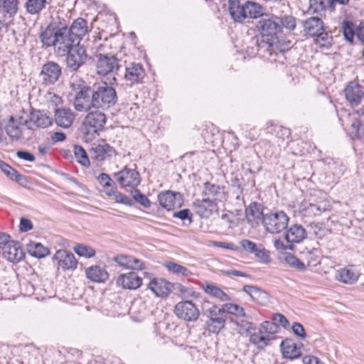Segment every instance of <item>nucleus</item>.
I'll use <instances>...</instances> for the list:
<instances>
[{
	"mask_svg": "<svg viewBox=\"0 0 364 364\" xmlns=\"http://www.w3.org/2000/svg\"><path fill=\"white\" fill-rule=\"evenodd\" d=\"M285 230L284 237L287 243L294 245V243H300L307 238V230L300 224L291 225Z\"/></svg>",
	"mask_w": 364,
	"mask_h": 364,
	"instance_id": "nucleus-21",
	"label": "nucleus"
},
{
	"mask_svg": "<svg viewBox=\"0 0 364 364\" xmlns=\"http://www.w3.org/2000/svg\"><path fill=\"white\" fill-rule=\"evenodd\" d=\"M28 123V120L23 119V117H20L18 119H15L14 117H11L5 127V131L12 141L22 139L24 126H27L28 129H31Z\"/></svg>",
	"mask_w": 364,
	"mask_h": 364,
	"instance_id": "nucleus-15",
	"label": "nucleus"
},
{
	"mask_svg": "<svg viewBox=\"0 0 364 364\" xmlns=\"http://www.w3.org/2000/svg\"><path fill=\"white\" fill-rule=\"evenodd\" d=\"M280 18L276 16H262L261 19L257 23V28L260 35L269 43H272V47L279 43V35L282 33Z\"/></svg>",
	"mask_w": 364,
	"mask_h": 364,
	"instance_id": "nucleus-6",
	"label": "nucleus"
},
{
	"mask_svg": "<svg viewBox=\"0 0 364 364\" xmlns=\"http://www.w3.org/2000/svg\"><path fill=\"white\" fill-rule=\"evenodd\" d=\"M176 316L185 321H196L200 316V311L198 307L191 301H183L178 302L174 309Z\"/></svg>",
	"mask_w": 364,
	"mask_h": 364,
	"instance_id": "nucleus-10",
	"label": "nucleus"
},
{
	"mask_svg": "<svg viewBox=\"0 0 364 364\" xmlns=\"http://www.w3.org/2000/svg\"><path fill=\"white\" fill-rule=\"evenodd\" d=\"M18 0H0V16L14 18L18 11Z\"/></svg>",
	"mask_w": 364,
	"mask_h": 364,
	"instance_id": "nucleus-36",
	"label": "nucleus"
},
{
	"mask_svg": "<svg viewBox=\"0 0 364 364\" xmlns=\"http://www.w3.org/2000/svg\"><path fill=\"white\" fill-rule=\"evenodd\" d=\"M92 92L94 109L106 110L117 102L118 97L115 89L107 82L94 83Z\"/></svg>",
	"mask_w": 364,
	"mask_h": 364,
	"instance_id": "nucleus-3",
	"label": "nucleus"
},
{
	"mask_svg": "<svg viewBox=\"0 0 364 364\" xmlns=\"http://www.w3.org/2000/svg\"><path fill=\"white\" fill-rule=\"evenodd\" d=\"M165 266L170 272H172L173 273H175L176 274H181L186 277L191 274V271L188 269L186 267H183L182 265H180L172 262H166Z\"/></svg>",
	"mask_w": 364,
	"mask_h": 364,
	"instance_id": "nucleus-48",
	"label": "nucleus"
},
{
	"mask_svg": "<svg viewBox=\"0 0 364 364\" xmlns=\"http://www.w3.org/2000/svg\"><path fill=\"white\" fill-rule=\"evenodd\" d=\"M173 216L174 218H180L182 220L188 219L190 223L192 222V213L189 209H183L181 210L174 212Z\"/></svg>",
	"mask_w": 364,
	"mask_h": 364,
	"instance_id": "nucleus-61",
	"label": "nucleus"
},
{
	"mask_svg": "<svg viewBox=\"0 0 364 364\" xmlns=\"http://www.w3.org/2000/svg\"><path fill=\"white\" fill-rule=\"evenodd\" d=\"M221 309L225 314L228 313L237 317H247L244 309L237 304L226 303L222 305Z\"/></svg>",
	"mask_w": 364,
	"mask_h": 364,
	"instance_id": "nucleus-42",
	"label": "nucleus"
},
{
	"mask_svg": "<svg viewBox=\"0 0 364 364\" xmlns=\"http://www.w3.org/2000/svg\"><path fill=\"white\" fill-rule=\"evenodd\" d=\"M62 75V68L60 65L53 61H48L45 63L40 73L41 82L45 86L54 85Z\"/></svg>",
	"mask_w": 364,
	"mask_h": 364,
	"instance_id": "nucleus-12",
	"label": "nucleus"
},
{
	"mask_svg": "<svg viewBox=\"0 0 364 364\" xmlns=\"http://www.w3.org/2000/svg\"><path fill=\"white\" fill-rule=\"evenodd\" d=\"M107 122V117L104 112L91 111L87 114L82 120L80 132L86 141L95 138L99 132L104 129Z\"/></svg>",
	"mask_w": 364,
	"mask_h": 364,
	"instance_id": "nucleus-5",
	"label": "nucleus"
},
{
	"mask_svg": "<svg viewBox=\"0 0 364 364\" xmlns=\"http://www.w3.org/2000/svg\"><path fill=\"white\" fill-rule=\"evenodd\" d=\"M39 38L44 46L53 47L61 55L76 44L68 30V21L59 15L52 18Z\"/></svg>",
	"mask_w": 364,
	"mask_h": 364,
	"instance_id": "nucleus-1",
	"label": "nucleus"
},
{
	"mask_svg": "<svg viewBox=\"0 0 364 364\" xmlns=\"http://www.w3.org/2000/svg\"><path fill=\"white\" fill-rule=\"evenodd\" d=\"M265 214L263 213V205L257 202L251 203L245 210V218L247 223L254 227L259 223L263 224Z\"/></svg>",
	"mask_w": 364,
	"mask_h": 364,
	"instance_id": "nucleus-20",
	"label": "nucleus"
},
{
	"mask_svg": "<svg viewBox=\"0 0 364 364\" xmlns=\"http://www.w3.org/2000/svg\"><path fill=\"white\" fill-rule=\"evenodd\" d=\"M289 221V218L285 212L271 211L265 214L262 225L267 232L278 234L287 228Z\"/></svg>",
	"mask_w": 364,
	"mask_h": 364,
	"instance_id": "nucleus-7",
	"label": "nucleus"
},
{
	"mask_svg": "<svg viewBox=\"0 0 364 364\" xmlns=\"http://www.w3.org/2000/svg\"><path fill=\"white\" fill-rule=\"evenodd\" d=\"M203 289L206 294L218 299L220 301H227L230 300V297L226 293L214 284H206L203 286Z\"/></svg>",
	"mask_w": 364,
	"mask_h": 364,
	"instance_id": "nucleus-39",
	"label": "nucleus"
},
{
	"mask_svg": "<svg viewBox=\"0 0 364 364\" xmlns=\"http://www.w3.org/2000/svg\"><path fill=\"white\" fill-rule=\"evenodd\" d=\"M65 54L66 68L70 72L78 71L86 63L88 57L85 48L77 43L65 51Z\"/></svg>",
	"mask_w": 364,
	"mask_h": 364,
	"instance_id": "nucleus-8",
	"label": "nucleus"
},
{
	"mask_svg": "<svg viewBox=\"0 0 364 364\" xmlns=\"http://www.w3.org/2000/svg\"><path fill=\"white\" fill-rule=\"evenodd\" d=\"M117 187L110 189V191H105V193L109 197H114V199L117 203L124 204L129 206H132L134 204L132 199L128 196L122 194L120 192L117 191Z\"/></svg>",
	"mask_w": 364,
	"mask_h": 364,
	"instance_id": "nucleus-43",
	"label": "nucleus"
},
{
	"mask_svg": "<svg viewBox=\"0 0 364 364\" xmlns=\"http://www.w3.org/2000/svg\"><path fill=\"white\" fill-rule=\"evenodd\" d=\"M344 92L347 101L352 107L360 105L364 97V87L355 82H350Z\"/></svg>",
	"mask_w": 364,
	"mask_h": 364,
	"instance_id": "nucleus-22",
	"label": "nucleus"
},
{
	"mask_svg": "<svg viewBox=\"0 0 364 364\" xmlns=\"http://www.w3.org/2000/svg\"><path fill=\"white\" fill-rule=\"evenodd\" d=\"M282 355L289 359H295L301 355V348L291 339H285L280 344Z\"/></svg>",
	"mask_w": 364,
	"mask_h": 364,
	"instance_id": "nucleus-33",
	"label": "nucleus"
},
{
	"mask_svg": "<svg viewBox=\"0 0 364 364\" xmlns=\"http://www.w3.org/2000/svg\"><path fill=\"white\" fill-rule=\"evenodd\" d=\"M114 177L122 187L136 188L140 182L139 173L135 168L125 166L120 171L114 173Z\"/></svg>",
	"mask_w": 364,
	"mask_h": 364,
	"instance_id": "nucleus-13",
	"label": "nucleus"
},
{
	"mask_svg": "<svg viewBox=\"0 0 364 364\" xmlns=\"http://www.w3.org/2000/svg\"><path fill=\"white\" fill-rule=\"evenodd\" d=\"M74 154L75 158L77 163L81 164L85 167H89L90 165V161L89 156L86 152V151L82 148V146L79 145L74 146Z\"/></svg>",
	"mask_w": 364,
	"mask_h": 364,
	"instance_id": "nucleus-44",
	"label": "nucleus"
},
{
	"mask_svg": "<svg viewBox=\"0 0 364 364\" xmlns=\"http://www.w3.org/2000/svg\"><path fill=\"white\" fill-rule=\"evenodd\" d=\"M208 319L205 322V329L212 333L218 334L224 328L226 322V314L221 308L213 305L208 310Z\"/></svg>",
	"mask_w": 364,
	"mask_h": 364,
	"instance_id": "nucleus-9",
	"label": "nucleus"
},
{
	"mask_svg": "<svg viewBox=\"0 0 364 364\" xmlns=\"http://www.w3.org/2000/svg\"><path fill=\"white\" fill-rule=\"evenodd\" d=\"M273 130L276 133L277 136L282 140L285 138H288L290 135V130L282 126L275 125L274 126Z\"/></svg>",
	"mask_w": 364,
	"mask_h": 364,
	"instance_id": "nucleus-59",
	"label": "nucleus"
},
{
	"mask_svg": "<svg viewBox=\"0 0 364 364\" xmlns=\"http://www.w3.org/2000/svg\"><path fill=\"white\" fill-rule=\"evenodd\" d=\"M75 92L73 107L77 112H87L94 108L92 98V85H87L83 80L71 84Z\"/></svg>",
	"mask_w": 364,
	"mask_h": 364,
	"instance_id": "nucleus-4",
	"label": "nucleus"
},
{
	"mask_svg": "<svg viewBox=\"0 0 364 364\" xmlns=\"http://www.w3.org/2000/svg\"><path fill=\"white\" fill-rule=\"evenodd\" d=\"M2 255L5 259L12 262H18L24 257L20 242L15 240H12L4 247Z\"/></svg>",
	"mask_w": 364,
	"mask_h": 364,
	"instance_id": "nucleus-28",
	"label": "nucleus"
},
{
	"mask_svg": "<svg viewBox=\"0 0 364 364\" xmlns=\"http://www.w3.org/2000/svg\"><path fill=\"white\" fill-rule=\"evenodd\" d=\"M352 133L359 140H364V127L360 122H353L351 125Z\"/></svg>",
	"mask_w": 364,
	"mask_h": 364,
	"instance_id": "nucleus-57",
	"label": "nucleus"
},
{
	"mask_svg": "<svg viewBox=\"0 0 364 364\" xmlns=\"http://www.w3.org/2000/svg\"><path fill=\"white\" fill-rule=\"evenodd\" d=\"M240 244L242 249L249 253H253L254 252H255V249L257 247L256 243L246 239L242 240L240 242Z\"/></svg>",
	"mask_w": 364,
	"mask_h": 364,
	"instance_id": "nucleus-60",
	"label": "nucleus"
},
{
	"mask_svg": "<svg viewBox=\"0 0 364 364\" xmlns=\"http://www.w3.org/2000/svg\"><path fill=\"white\" fill-rule=\"evenodd\" d=\"M213 244L214 247H221L223 249L235 250V251H237L239 250V247L232 242L215 241V242H213Z\"/></svg>",
	"mask_w": 364,
	"mask_h": 364,
	"instance_id": "nucleus-64",
	"label": "nucleus"
},
{
	"mask_svg": "<svg viewBox=\"0 0 364 364\" xmlns=\"http://www.w3.org/2000/svg\"><path fill=\"white\" fill-rule=\"evenodd\" d=\"M280 21L281 22L279 24L281 31H282L283 28H286L290 31L294 30L296 28V18L292 16H285L282 18H280Z\"/></svg>",
	"mask_w": 364,
	"mask_h": 364,
	"instance_id": "nucleus-55",
	"label": "nucleus"
},
{
	"mask_svg": "<svg viewBox=\"0 0 364 364\" xmlns=\"http://www.w3.org/2000/svg\"><path fill=\"white\" fill-rule=\"evenodd\" d=\"M133 199L144 206L146 208H149L151 206V201L149 199L138 189H134L132 191Z\"/></svg>",
	"mask_w": 364,
	"mask_h": 364,
	"instance_id": "nucleus-51",
	"label": "nucleus"
},
{
	"mask_svg": "<svg viewBox=\"0 0 364 364\" xmlns=\"http://www.w3.org/2000/svg\"><path fill=\"white\" fill-rule=\"evenodd\" d=\"M331 210L329 205H321L313 203H302L300 207V212L303 216H316L323 212L329 211Z\"/></svg>",
	"mask_w": 364,
	"mask_h": 364,
	"instance_id": "nucleus-34",
	"label": "nucleus"
},
{
	"mask_svg": "<svg viewBox=\"0 0 364 364\" xmlns=\"http://www.w3.org/2000/svg\"><path fill=\"white\" fill-rule=\"evenodd\" d=\"M53 261L56 262L58 270L73 271L77 269L78 262L75 255L68 250H57L53 256Z\"/></svg>",
	"mask_w": 364,
	"mask_h": 364,
	"instance_id": "nucleus-14",
	"label": "nucleus"
},
{
	"mask_svg": "<svg viewBox=\"0 0 364 364\" xmlns=\"http://www.w3.org/2000/svg\"><path fill=\"white\" fill-rule=\"evenodd\" d=\"M26 250L30 255L36 258H43L50 254V250L41 243L30 241L26 245Z\"/></svg>",
	"mask_w": 364,
	"mask_h": 364,
	"instance_id": "nucleus-37",
	"label": "nucleus"
},
{
	"mask_svg": "<svg viewBox=\"0 0 364 364\" xmlns=\"http://www.w3.org/2000/svg\"><path fill=\"white\" fill-rule=\"evenodd\" d=\"M130 255H119L113 258V260L119 266L129 269L130 264Z\"/></svg>",
	"mask_w": 364,
	"mask_h": 364,
	"instance_id": "nucleus-58",
	"label": "nucleus"
},
{
	"mask_svg": "<svg viewBox=\"0 0 364 364\" xmlns=\"http://www.w3.org/2000/svg\"><path fill=\"white\" fill-rule=\"evenodd\" d=\"M117 285L123 289H136L142 284V279L137 273L129 272L126 274H121L117 280Z\"/></svg>",
	"mask_w": 364,
	"mask_h": 364,
	"instance_id": "nucleus-27",
	"label": "nucleus"
},
{
	"mask_svg": "<svg viewBox=\"0 0 364 364\" xmlns=\"http://www.w3.org/2000/svg\"><path fill=\"white\" fill-rule=\"evenodd\" d=\"M0 168L1 171L11 179L14 180L16 181H19L21 178V175L18 173V172L9 166L8 164L4 161H0Z\"/></svg>",
	"mask_w": 364,
	"mask_h": 364,
	"instance_id": "nucleus-47",
	"label": "nucleus"
},
{
	"mask_svg": "<svg viewBox=\"0 0 364 364\" xmlns=\"http://www.w3.org/2000/svg\"><path fill=\"white\" fill-rule=\"evenodd\" d=\"M90 155L92 159L97 161H103L116 154L114 147L102 141L100 144H93L90 148Z\"/></svg>",
	"mask_w": 364,
	"mask_h": 364,
	"instance_id": "nucleus-19",
	"label": "nucleus"
},
{
	"mask_svg": "<svg viewBox=\"0 0 364 364\" xmlns=\"http://www.w3.org/2000/svg\"><path fill=\"white\" fill-rule=\"evenodd\" d=\"M291 329L295 335L301 338H304L306 336L304 328L300 323L294 322L292 324Z\"/></svg>",
	"mask_w": 364,
	"mask_h": 364,
	"instance_id": "nucleus-63",
	"label": "nucleus"
},
{
	"mask_svg": "<svg viewBox=\"0 0 364 364\" xmlns=\"http://www.w3.org/2000/svg\"><path fill=\"white\" fill-rule=\"evenodd\" d=\"M307 233L309 235H313L316 238H322L328 232L322 223H311L307 226Z\"/></svg>",
	"mask_w": 364,
	"mask_h": 364,
	"instance_id": "nucleus-41",
	"label": "nucleus"
},
{
	"mask_svg": "<svg viewBox=\"0 0 364 364\" xmlns=\"http://www.w3.org/2000/svg\"><path fill=\"white\" fill-rule=\"evenodd\" d=\"M279 326L275 323L274 321H264L261 323L260 329L262 330L264 333L269 334L274 336V334L278 332Z\"/></svg>",
	"mask_w": 364,
	"mask_h": 364,
	"instance_id": "nucleus-53",
	"label": "nucleus"
},
{
	"mask_svg": "<svg viewBox=\"0 0 364 364\" xmlns=\"http://www.w3.org/2000/svg\"><path fill=\"white\" fill-rule=\"evenodd\" d=\"M158 201L162 208L171 210L180 208L183 204V198L180 193L166 191L158 195Z\"/></svg>",
	"mask_w": 364,
	"mask_h": 364,
	"instance_id": "nucleus-16",
	"label": "nucleus"
},
{
	"mask_svg": "<svg viewBox=\"0 0 364 364\" xmlns=\"http://www.w3.org/2000/svg\"><path fill=\"white\" fill-rule=\"evenodd\" d=\"M228 11L235 22L241 23L246 18H257L262 16V6L255 2L245 0H228Z\"/></svg>",
	"mask_w": 364,
	"mask_h": 364,
	"instance_id": "nucleus-2",
	"label": "nucleus"
},
{
	"mask_svg": "<svg viewBox=\"0 0 364 364\" xmlns=\"http://www.w3.org/2000/svg\"><path fill=\"white\" fill-rule=\"evenodd\" d=\"M30 121L36 127L41 128H46L51 124V119L41 111L31 112Z\"/></svg>",
	"mask_w": 364,
	"mask_h": 364,
	"instance_id": "nucleus-38",
	"label": "nucleus"
},
{
	"mask_svg": "<svg viewBox=\"0 0 364 364\" xmlns=\"http://www.w3.org/2000/svg\"><path fill=\"white\" fill-rule=\"evenodd\" d=\"M315 37H317L316 43L320 47L328 48L331 46L333 38L326 32V28L323 32H321V34L315 35Z\"/></svg>",
	"mask_w": 364,
	"mask_h": 364,
	"instance_id": "nucleus-49",
	"label": "nucleus"
},
{
	"mask_svg": "<svg viewBox=\"0 0 364 364\" xmlns=\"http://www.w3.org/2000/svg\"><path fill=\"white\" fill-rule=\"evenodd\" d=\"M74 252L80 257L91 258L95 255V250L90 246L83 244H77L73 248Z\"/></svg>",
	"mask_w": 364,
	"mask_h": 364,
	"instance_id": "nucleus-46",
	"label": "nucleus"
},
{
	"mask_svg": "<svg viewBox=\"0 0 364 364\" xmlns=\"http://www.w3.org/2000/svg\"><path fill=\"white\" fill-rule=\"evenodd\" d=\"M252 254L263 263L267 264L270 262L269 252L262 247V245H259V247L257 246L255 249V252Z\"/></svg>",
	"mask_w": 364,
	"mask_h": 364,
	"instance_id": "nucleus-56",
	"label": "nucleus"
},
{
	"mask_svg": "<svg viewBox=\"0 0 364 364\" xmlns=\"http://www.w3.org/2000/svg\"><path fill=\"white\" fill-rule=\"evenodd\" d=\"M46 0H28L26 3V11L30 14H39L46 6Z\"/></svg>",
	"mask_w": 364,
	"mask_h": 364,
	"instance_id": "nucleus-45",
	"label": "nucleus"
},
{
	"mask_svg": "<svg viewBox=\"0 0 364 364\" xmlns=\"http://www.w3.org/2000/svg\"><path fill=\"white\" fill-rule=\"evenodd\" d=\"M145 70L140 63H132L126 68L125 80L131 85L140 83L145 77Z\"/></svg>",
	"mask_w": 364,
	"mask_h": 364,
	"instance_id": "nucleus-29",
	"label": "nucleus"
},
{
	"mask_svg": "<svg viewBox=\"0 0 364 364\" xmlns=\"http://www.w3.org/2000/svg\"><path fill=\"white\" fill-rule=\"evenodd\" d=\"M171 284L164 279H153L149 284V288L159 297H166L170 291Z\"/></svg>",
	"mask_w": 364,
	"mask_h": 364,
	"instance_id": "nucleus-31",
	"label": "nucleus"
},
{
	"mask_svg": "<svg viewBox=\"0 0 364 364\" xmlns=\"http://www.w3.org/2000/svg\"><path fill=\"white\" fill-rule=\"evenodd\" d=\"M243 291L249 294L252 300L260 302L267 296L266 291H262L261 289L252 286V285H245L242 288Z\"/></svg>",
	"mask_w": 364,
	"mask_h": 364,
	"instance_id": "nucleus-40",
	"label": "nucleus"
},
{
	"mask_svg": "<svg viewBox=\"0 0 364 364\" xmlns=\"http://www.w3.org/2000/svg\"><path fill=\"white\" fill-rule=\"evenodd\" d=\"M85 274L87 278L93 282H105L109 278V274L105 269L98 265L87 268Z\"/></svg>",
	"mask_w": 364,
	"mask_h": 364,
	"instance_id": "nucleus-32",
	"label": "nucleus"
},
{
	"mask_svg": "<svg viewBox=\"0 0 364 364\" xmlns=\"http://www.w3.org/2000/svg\"><path fill=\"white\" fill-rule=\"evenodd\" d=\"M342 28L345 38L349 42H353L355 34L353 23L351 21H345L343 23Z\"/></svg>",
	"mask_w": 364,
	"mask_h": 364,
	"instance_id": "nucleus-54",
	"label": "nucleus"
},
{
	"mask_svg": "<svg viewBox=\"0 0 364 364\" xmlns=\"http://www.w3.org/2000/svg\"><path fill=\"white\" fill-rule=\"evenodd\" d=\"M97 180L102 186L107 188L106 191H110V189L116 187L115 183L107 173H100L97 176Z\"/></svg>",
	"mask_w": 364,
	"mask_h": 364,
	"instance_id": "nucleus-50",
	"label": "nucleus"
},
{
	"mask_svg": "<svg viewBox=\"0 0 364 364\" xmlns=\"http://www.w3.org/2000/svg\"><path fill=\"white\" fill-rule=\"evenodd\" d=\"M96 58V73L99 75L114 73L119 69V60L114 55L100 53Z\"/></svg>",
	"mask_w": 364,
	"mask_h": 364,
	"instance_id": "nucleus-11",
	"label": "nucleus"
},
{
	"mask_svg": "<svg viewBox=\"0 0 364 364\" xmlns=\"http://www.w3.org/2000/svg\"><path fill=\"white\" fill-rule=\"evenodd\" d=\"M273 321L277 324H280L282 327L287 328L289 325V322L287 318L279 313H276L273 315Z\"/></svg>",
	"mask_w": 364,
	"mask_h": 364,
	"instance_id": "nucleus-62",
	"label": "nucleus"
},
{
	"mask_svg": "<svg viewBox=\"0 0 364 364\" xmlns=\"http://www.w3.org/2000/svg\"><path fill=\"white\" fill-rule=\"evenodd\" d=\"M360 274V272L355 266L348 265L346 267L338 269L336 278L343 284H353L358 282Z\"/></svg>",
	"mask_w": 364,
	"mask_h": 364,
	"instance_id": "nucleus-25",
	"label": "nucleus"
},
{
	"mask_svg": "<svg viewBox=\"0 0 364 364\" xmlns=\"http://www.w3.org/2000/svg\"><path fill=\"white\" fill-rule=\"evenodd\" d=\"M193 208L198 215L208 218L218 209V203L210 198L196 199L193 203Z\"/></svg>",
	"mask_w": 364,
	"mask_h": 364,
	"instance_id": "nucleus-18",
	"label": "nucleus"
},
{
	"mask_svg": "<svg viewBox=\"0 0 364 364\" xmlns=\"http://www.w3.org/2000/svg\"><path fill=\"white\" fill-rule=\"evenodd\" d=\"M285 261L291 267L300 271L306 270V265L296 256L288 255L285 257Z\"/></svg>",
	"mask_w": 364,
	"mask_h": 364,
	"instance_id": "nucleus-52",
	"label": "nucleus"
},
{
	"mask_svg": "<svg viewBox=\"0 0 364 364\" xmlns=\"http://www.w3.org/2000/svg\"><path fill=\"white\" fill-rule=\"evenodd\" d=\"M274 339V336L264 333L260 328L255 331L250 336V342L256 346L259 350L264 349L266 346L269 345L270 341Z\"/></svg>",
	"mask_w": 364,
	"mask_h": 364,
	"instance_id": "nucleus-35",
	"label": "nucleus"
},
{
	"mask_svg": "<svg viewBox=\"0 0 364 364\" xmlns=\"http://www.w3.org/2000/svg\"><path fill=\"white\" fill-rule=\"evenodd\" d=\"M68 30L71 33L77 44H80V41L88 32L87 22L82 18H77L69 26Z\"/></svg>",
	"mask_w": 364,
	"mask_h": 364,
	"instance_id": "nucleus-30",
	"label": "nucleus"
},
{
	"mask_svg": "<svg viewBox=\"0 0 364 364\" xmlns=\"http://www.w3.org/2000/svg\"><path fill=\"white\" fill-rule=\"evenodd\" d=\"M202 196L211 200L223 202L226 200L225 187L207 181L203 184Z\"/></svg>",
	"mask_w": 364,
	"mask_h": 364,
	"instance_id": "nucleus-23",
	"label": "nucleus"
},
{
	"mask_svg": "<svg viewBox=\"0 0 364 364\" xmlns=\"http://www.w3.org/2000/svg\"><path fill=\"white\" fill-rule=\"evenodd\" d=\"M304 32L306 35L315 37V35L321 34L326 26L323 20L317 16H311L301 21Z\"/></svg>",
	"mask_w": 364,
	"mask_h": 364,
	"instance_id": "nucleus-26",
	"label": "nucleus"
},
{
	"mask_svg": "<svg viewBox=\"0 0 364 364\" xmlns=\"http://www.w3.org/2000/svg\"><path fill=\"white\" fill-rule=\"evenodd\" d=\"M54 119L55 124L62 128L67 129L72 126L75 114L70 108L62 107L55 110Z\"/></svg>",
	"mask_w": 364,
	"mask_h": 364,
	"instance_id": "nucleus-24",
	"label": "nucleus"
},
{
	"mask_svg": "<svg viewBox=\"0 0 364 364\" xmlns=\"http://www.w3.org/2000/svg\"><path fill=\"white\" fill-rule=\"evenodd\" d=\"M272 43H269L261 35L252 37L247 47L249 55H264L265 53L272 54Z\"/></svg>",
	"mask_w": 364,
	"mask_h": 364,
	"instance_id": "nucleus-17",
	"label": "nucleus"
}]
</instances>
